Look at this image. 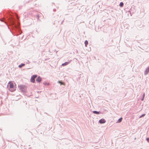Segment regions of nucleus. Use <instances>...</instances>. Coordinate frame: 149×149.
I'll use <instances>...</instances> for the list:
<instances>
[{
    "instance_id": "f257e3e1",
    "label": "nucleus",
    "mask_w": 149,
    "mask_h": 149,
    "mask_svg": "<svg viewBox=\"0 0 149 149\" xmlns=\"http://www.w3.org/2000/svg\"><path fill=\"white\" fill-rule=\"evenodd\" d=\"M7 88L11 92L15 91L16 89V88L14 86L13 84L10 82L8 84Z\"/></svg>"
},
{
    "instance_id": "f03ea898",
    "label": "nucleus",
    "mask_w": 149,
    "mask_h": 149,
    "mask_svg": "<svg viewBox=\"0 0 149 149\" xmlns=\"http://www.w3.org/2000/svg\"><path fill=\"white\" fill-rule=\"evenodd\" d=\"M8 20L11 24L12 25H16L15 23V20L13 17L11 16L9 17L8 18Z\"/></svg>"
},
{
    "instance_id": "7ed1b4c3",
    "label": "nucleus",
    "mask_w": 149,
    "mask_h": 149,
    "mask_svg": "<svg viewBox=\"0 0 149 149\" xmlns=\"http://www.w3.org/2000/svg\"><path fill=\"white\" fill-rule=\"evenodd\" d=\"M19 90L23 92H26V87L24 85H20L19 86Z\"/></svg>"
},
{
    "instance_id": "20e7f679",
    "label": "nucleus",
    "mask_w": 149,
    "mask_h": 149,
    "mask_svg": "<svg viewBox=\"0 0 149 149\" xmlns=\"http://www.w3.org/2000/svg\"><path fill=\"white\" fill-rule=\"evenodd\" d=\"M37 77V75H32L31 77V81L33 83L35 82V79Z\"/></svg>"
},
{
    "instance_id": "39448f33",
    "label": "nucleus",
    "mask_w": 149,
    "mask_h": 149,
    "mask_svg": "<svg viewBox=\"0 0 149 149\" xmlns=\"http://www.w3.org/2000/svg\"><path fill=\"white\" fill-rule=\"evenodd\" d=\"M149 72V66L146 68L144 73L145 75H146Z\"/></svg>"
},
{
    "instance_id": "423d86ee",
    "label": "nucleus",
    "mask_w": 149,
    "mask_h": 149,
    "mask_svg": "<svg viewBox=\"0 0 149 149\" xmlns=\"http://www.w3.org/2000/svg\"><path fill=\"white\" fill-rule=\"evenodd\" d=\"M99 122L100 124H103L105 123L106 120L104 119H102L99 120Z\"/></svg>"
},
{
    "instance_id": "0eeeda50",
    "label": "nucleus",
    "mask_w": 149,
    "mask_h": 149,
    "mask_svg": "<svg viewBox=\"0 0 149 149\" xmlns=\"http://www.w3.org/2000/svg\"><path fill=\"white\" fill-rule=\"evenodd\" d=\"M41 80L42 78L40 76H39L36 80V81L38 83H40Z\"/></svg>"
},
{
    "instance_id": "6e6552de",
    "label": "nucleus",
    "mask_w": 149,
    "mask_h": 149,
    "mask_svg": "<svg viewBox=\"0 0 149 149\" xmlns=\"http://www.w3.org/2000/svg\"><path fill=\"white\" fill-rule=\"evenodd\" d=\"M70 61H69V62H66L64 63H63L62 64V66H65L66 65H68L69 63H70Z\"/></svg>"
},
{
    "instance_id": "1a4fd4ad",
    "label": "nucleus",
    "mask_w": 149,
    "mask_h": 149,
    "mask_svg": "<svg viewBox=\"0 0 149 149\" xmlns=\"http://www.w3.org/2000/svg\"><path fill=\"white\" fill-rule=\"evenodd\" d=\"M93 113L94 114H100V111H93Z\"/></svg>"
},
{
    "instance_id": "9d476101",
    "label": "nucleus",
    "mask_w": 149,
    "mask_h": 149,
    "mask_svg": "<svg viewBox=\"0 0 149 149\" xmlns=\"http://www.w3.org/2000/svg\"><path fill=\"white\" fill-rule=\"evenodd\" d=\"M122 120V118H120L117 121V123H120L121 122Z\"/></svg>"
},
{
    "instance_id": "9b49d317",
    "label": "nucleus",
    "mask_w": 149,
    "mask_h": 149,
    "mask_svg": "<svg viewBox=\"0 0 149 149\" xmlns=\"http://www.w3.org/2000/svg\"><path fill=\"white\" fill-rule=\"evenodd\" d=\"M25 65V64L24 63H21L20 65H19L18 66L19 68H21L22 66Z\"/></svg>"
},
{
    "instance_id": "f8f14e48",
    "label": "nucleus",
    "mask_w": 149,
    "mask_h": 149,
    "mask_svg": "<svg viewBox=\"0 0 149 149\" xmlns=\"http://www.w3.org/2000/svg\"><path fill=\"white\" fill-rule=\"evenodd\" d=\"M84 43L85 44V47H86L87 46V45L88 44V42L87 40H86L85 41Z\"/></svg>"
},
{
    "instance_id": "ddd939ff",
    "label": "nucleus",
    "mask_w": 149,
    "mask_h": 149,
    "mask_svg": "<svg viewBox=\"0 0 149 149\" xmlns=\"http://www.w3.org/2000/svg\"><path fill=\"white\" fill-rule=\"evenodd\" d=\"M124 4L122 2H121L120 3V6L121 7H123V6Z\"/></svg>"
},
{
    "instance_id": "4468645a",
    "label": "nucleus",
    "mask_w": 149,
    "mask_h": 149,
    "mask_svg": "<svg viewBox=\"0 0 149 149\" xmlns=\"http://www.w3.org/2000/svg\"><path fill=\"white\" fill-rule=\"evenodd\" d=\"M43 84L45 85H49V83H47L46 82H44Z\"/></svg>"
},
{
    "instance_id": "2eb2a0df",
    "label": "nucleus",
    "mask_w": 149,
    "mask_h": 149,
    "mask_svg": "<svg viewBox=\"0 0 149 149\" xmlns=\"http://www.w3.org/2000/svg\"><path fill=\"white\" fill-rule=\"evenodd\" d=\"M39 14H37V15H36V18L38 20L39 19Z\"/></svg>"
},
{
    "instance_id": "dca6fc26",
    "label": "nucleus",
    "mask_w": 149,
    "mask_h": 149,
    "mask_svg": "<svg viewBox=\"0 0 149 149\" xmlns=\"http://www.w3.org/2000/svg\"><path fill=\"white\" fill-rule=\"evenodd\" d=\"M58 82L61 85L63 84V83L61 82L60 81H58Z\"/></svg>"
},
{
    "instance_id": "f3484780",
    "label": "nucleus",
    "mask_w": 149,
    "mask_h": 149,
    "mask_svg": "<svg viewBox=\"0 0 149 149\" xmlns=\"http://www.w3.org/2000/svg\"><path fill=\"white\" fill-rule=\"evenodd\" d=\"M145 114H143L140 117V118H141L142 117H143L144 116H145Z\"/></svg>"
},
{
    "instance_id": "a211bd4d",
    "label": "nucleus",
    "mask_w": 149,
    "mask_h": 149,
    "mask_svg": "<svg viewBox=\"0 0 149 149\" xmlns=\"http://www.w3.org/2000/svg\"><path fill=\"white\" fill-rule=\"evenodd\" d=\"M146 140L148 142H149V138H147L146 139Z\"/></svg>"
},
{
    "instance_id": "6ab92c4d",
    "label": "nucleus",
    "mask_w": 149,
    "mask_h": 149,
    "mask_svg": "<svg viewBox=\"0 0 149 149\" xmlns=\"http://www.w3.org/2000/svg\"><path fill=\"white\" fill-rule=\"evenodd\" d=\"M145 96V93H144L143 94V97L144 98Z\"/></svg>"
},
{
    "instance_id": "aec40b11",
    "label": "nucleus",
    "mask_w": 149,
    "mask_h": 149,
    "mask_svg": "<svg viewBox=\"0 0 149 149\" xmlns=\"http://www.w3.org/2000/svg\"><path fill=\"white\" fill-rule=\"evenodd\" d=\"M144 98L143 97L141 99V100L142 101H143L144 100Z\"/></svg>"
},
{
    "instance_id": "412c9836",
    "label": "nucleus",
    "mask_w": 149,
    "mask_h": 149,
    "mask_svg": "<svg viewBox=\"0 0 149 149\" xmlns=\"http://www.w3.org/2000/svg\"><path fill=\"white\" fill-rule=\"evenodd\" d=\"M27 62L26 63H29V60H27Z\"/></svg>"
},
{
    "instance_id": "4be33fe9",
    "label": "nucleus",
    "mask_w": 149,
    "mask_h": 149,
    "mask_svg": "<svg viewBox=\"0 0 149 149\" xmlns=\"http://www.w3.org/2000/svg\"><path fill=\"white\" fill-rule=\"evenodd\" d=\"M63 21H64V20L62 21L61 22V24H62V23L63 22Z\"/></svg>"
},
{
    "instance_id": "5701e85b",
    "label": "nucleus",
    "mask_w": 149,
    "mask_h": 149,
    "mask_svg": "<svg viewBox=\"0 0 149 149\" xmlns=\"http://www.w3.org/2000/svg\"><path fill=\"white\" fill-rule=\"evenodd\" d=\"M53 10H54V11H56V10H55V9H54Z\"/></svg>"
}]
</instances>
